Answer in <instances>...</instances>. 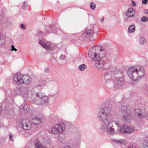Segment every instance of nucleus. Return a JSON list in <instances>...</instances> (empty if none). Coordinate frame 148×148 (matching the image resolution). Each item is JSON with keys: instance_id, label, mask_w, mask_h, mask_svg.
<instances>
[{"instance_id": "f3484780", "label": "nucleus", "mask_w": 148, "mask_h": 148, "mask_svg": "<svg viewBox=\"0 0 148 148\" xmlns=\"http://www.w3.org/2000/svg\"><path fill=\"white\" fill-rule=\"evenodd\" d=\"M142 111L139 109L136 110L134 112L136 116H138L139 118L143 117L142 114Z\"/></svg>"}, {"instance_id": "4468645a", "label": "nucleus", "mask_w": 148, "mask_h": 148, "mask_svg": "<svg viewBox=\"0 0 148 148\" xmlns=\"http://www.w3.org/2000/svg\"><path fill=\"white\" fill-rule=\"evenodd\" d=\"M135 14V10L132 8H130L127 10L126 13L127 16L129 17H132L134 16Z\"/></svg>"}, {"instance_id": "f03ea898", "label": "nucleus", "mask_w": 148, "mask_h": 148, "mask_svg": "<svg viewBox=\"0 0 148 148\" xmlns=\"http://www.w3.org/2000/svg\"><path fill=\"white\" fill-rule=\"evenodd\" d=\"M127 73L130 78L136 81L140 80L143 77L145 74V70L142 66L136 65L129 67Z\"/></svg>"}, {"instance_id": "b1692460", "label": "nucleus", "mask_w": 148, "mask_h": 148, "mask_svg": "<svg viewBox=\"0 0 148 148\" xmlns=\"http://www.w3.org/2000/svg\"><path fill=\"white\" fill-rule=\"evenodd\" d=\"M5 42V39L4 36L0 33V45L3 44Z\"/></svg>"}, {"instance_id": "6ab92c4d", "label": "nucleus", "mask_w": 148, "mask_h": 148, "mask_svg": "<svg viewBox=\"0 0 148 148\" xmlns=\"http://www.w3.org/2000/svg\"><path fill=\"white\" fill-rule=\"evenodd\" d=\"M143 147H147L148 148V136H147L143 141Z\"/></svg>"}, {"instance_id": "a18cd8bd", "label": "nucleus", "mask_w": 148, "mask_h": 148, "mask_svg": "<svg viewBox=\"0 0 148 148\" xmlns=\"http://www.w3.org/2000/svg\"><path fill=\"white\" fill-rule=\"evenodd\" d=\"M34 148H36L34 147Z\"/></svg>"}, {"instance_id": "c9c22d12", "label": "nucleus", "mask_w": 148, "mask_h": 148, "mask_svg": "<svg viewBox=\"0 0 148 148\" xmlns=\"http://www.w3.org/2000/svg\"><path fill=\"white\" fill-rule=\"evenodd\" d=\"M145 117L148 120V112L147 113H146Z\"/></svg>"}, {"instance_id": "393cba45", "label": "nucleus", "mask_w": 148, "mask_h": 148, "mask_svg": "<svg viewBox=\"0 0 148 148\" xmlns=\"http://www.w3.org/2000/svg\"><path fill=\"white\" fill-rule=\"evenodd\" d=\"M123 83L121 81L119 80L116 81V84H115V86H117L119 88H121L122 85Z\"/></svg>"}, {"instance_id": "ea45409f", "label": "nucleus", "mask_w": 148, "mask_h": 148, "mask_svg": "<svg viewBox=\"0 0 148 148\" xmlns=\"http://www.w3.org/2000/svg\"><path fill=\"white\" fill-rule=\"evenodd\" d=\"M132 4L133 6L135 5V3L134 1H132Z\"/></svg>"}, {"instance_id": "4c0bfd02", "label": "nucleus", "mask_w": 148, "mask_h": 148, "mask_svg": "<svg viewBox=\"0 0 148 148\" xmlns=\"http://www.w3.org/2000/svg\"><path fill=\"white\" fill-rule=\"evenodd\" d=\"M104 20V17H103L101 19L100 21L101 22H103Z\"/></svg>"}, {"instance_id": "9b49d317", "label": "nucleus", "mask_w": 148, "mask_h": 148, "mask_svg": "<svg viewBox=\"0 0 148 148\" xmlns=\"http://www.w3.org/2000/svg\"><path fill=\"white\" fill-rule=\"evenodd\" d=\"M134 128L128 126L124 125L120 127V131L119 132H121L122 133H130L134 132Z\"/></svg>"}, {"instance_id": "0eeeda50", "label": "nucleus", "mask_w": 148, "mask_h": 148, "mask_svg": "<svg viewBox=\"0 0 148 148\" xmlns=\"http://www.w3.org/2000/svg\"><path fill=\"white\" fill-rule=\"evenodd\" d=\"M93 63L96 68L99 70H101L103 68L104 61L101 58H95L93 59Z\"/></svg>"}, {"instance_id": "423d86ee", "label": "nucleus", "mask_w": 148, "mask_h": 148, "mask_svg": "<svg viewBox=\"0 0 148 148\" xmlns=\"http://www.w3.org/2000/svg\"><path fill=\"white\" fill-rule=\"evenodd\" d=\"M31 119L33 123L36 125L42 124L45 122V120L44 119L37 116L35 113L32 114Z\"/></svg>"}, {"instance_id": "ddd939ff", "label": "nucleus", "mask_w": 148, "mask_h": 148, "mask_svg": "<svg viewBox=\"0 0 148 148\" xmlns=\"http://www.w3.org/2000/svg\"><path fill=\"white\" fill-rule=\"evenodd\" d=\"M97 46H93L91 47L88 53L89 57L92 58H97L96 51Z\"/></svg>"}, {"instance_id": "72a5a7b5", "label": "nucleus", "mask_w": 148, "mask_h": 148, "mask_svg": "<svg viewBox=\"0 0 148 148\" xmlns=\"http://www.w3.org/2000/svg\"><path fill=\"white\" fill-rule=\"evenodd\" d=\"M20 27L21 28L24 29H26L25 26L23 24H21Z\"/></svg>"}, {"instance_id": "aec40b11", "label": "nucleus", "mask_w": 148, "mask_h": 148, "mask_svg": "<svg viewBox=\"0 0 148 148\" xmlns=\"http://www.w3.org/2000/svg\"><path fill=\"white\" fill-rule=\"evenodd\" d=\"M35 145L37 148H49L43 145L40 142L36 143Z\"/></svg>"}, {"instance_id": "c756f323", "label": "nucleus", "mask_w": 148, "mask_h": 148, "mask_svg": "<svg viewBox=\"0 0 148 148\" xmlns=\"http://www.w3.org/2000/svg\"><path fill=\"white\" fill-rule=\"evenodd\" d=\"M11 47L12 48V49H10V50L12 51H15L16 52L17 51V49L14 47V46L13 45H12L11 46Z\"/></svg>"}, {"instance_id": "cd10ccee", "label": "nucleus", "mask_w": 148, "mask_h": 148, "mask_svg": "<svg viewBox=\"0 0 148 148\" xmlns=\"http://www.w3.org/2000/svg\"><path fill=\"white\" fill-rule=\"evenodd\" d=\"M141 20L143 22H147L148 21V18L145 16H143L141 18Z\"/></svg>"}, {"instance_id": "2f4dec72", "label": "nucleus", "mask_w": 148, "mask_h": 148, "mask_svg": "<svg viewBox=\"0 0 148 148\" xmlns=\"http://www.w3.org/2000/svg\"><path fill=\"white\" fill-rule=\"evenodd\" d=\"M115 124L117 125L118 127H119L120 126V124L119 121H114Z\"/></svg>"}, {"instance_id": "7ed1b4c3", "label": "nucleus", "mask_w": 148, "mask_h": 148, "mask_svg": "<svg viewBox=\"0 0 148 148\" xmlns=\"http://www.w3.org/2000/svg\"><path fill=\"white\" fill-rule=\"evenodd\" d=\"M41 87L38 86L34 88L31 91V97L32 100L36 103H38L43 95L40 92Z\"/></svg>"}, {"instance_id": "6e6552de", "label": "nucleus", "mask_w": 148, "mask_h": 148, "mask_svg": "<svg viewBox=\"0 0 148 148\" xmlns=\"http://www.w3.org/2000/svg\"><path fill=\"white\" fill-rule=\"evenodd\" d=\"M20 123L22 128L24 130H29L32 127V125L31 122L29 119H22L20 122Z\"/></svg>"}, {"instance_id": "c03bdc74", "label": "nucleus", "mask_w": 148, "mask_h": 148, "mask_svg": "<svg viewBox=\"0 0 148 148\" xmlns=\"http://www.w3.org/2000/svg\"><path fill=\"white\" fill-rule=\"evenodd\" d=\"M78 145H79V143H78Z\"/></svg>"}, {"instance_id": "39448f33", "label": "nucleus", "mask_w": 148, "mask_h": 148, "mask_svg": "<svg viewBox=\"0 0 148 148\" xmlns=\"http://www.w3.org/2000/svg\"><path fill=\"white\" fill-rule=\"evenodd\" d=\"M65 129V125L64 124L61 123L56 125L52 127L51 132L54 134L57 135L62 133Z\"/></svg>"}, {"instance_id": "5701e85b", "label": "nucleus", "mask_w": 148, "mask_h": 148, "mask_svg": "<svg viewBox=\"0 0 148 148\" xmlns=\"http://www.w3.org/2000/svg\"><path fill=\"white\" fill-rule=\"evenodd\" d=\"M91 32L92 30L91 29L88 30L83 34V35L85 37L87 38L90 36Z\"/></svg>"}, {"instance_id": "58836bf2", "label": "nucleus", "mask_w": 148, "mask_h": 148, "mask_svg": "<svg viewBox=\"0 0 148 148\" xmlns=\"http://www.w3.org/2000/svg\"><path fill=\"white\" fill-rule=\"evenodd\" d=\"M63 148H71V147L69 146H66L64 147Z\"/></svg>"}, {"instance_id": "20e7f679", "label": "nucleus", "mask_w": 148, "mask_h": 148, "mask_svg": "<svg viewBox=\"0 0 148 148\" xmlns=\"http://www.w3.org/2000/svg\"><path fill=\"white\" fill-rule=\"evenodd\" d=\"M14 80L16 83L18 84L28 83V77L26 75H23L19 73L16 74L14 77Z\"/></svg>"}, {"instance_id": "f257e3e1", "label": "nucleus", "mask_w": 148, "mask_h": 148, "mask_svg": "<svg viewBox=\"0 0 148 148\" xmlns=\"http://www.w3.org/2000/svg\"><path fill=\"white\" fill-rule=\"evenodd\" d=\"M112 109L110 107H105L101 108L98 112L97 118L101 122L102 129L106 130L107 133L110 134L115 133L113 128L112 122L110 121L112 119Z\"/></svg>"}, {"instance_id": "412c9836", "label": "nucleus", "mask_w": 148, "mask_h": 148, "mask_svg": "<svg viewBox=\"0 0 148 148\" xmlns=\"http://www.w3.org/2000/svg\"><path fill=\"white\" fill-rule=\"evenodd\" d=\"M87 66L85 64L80 65L78 66V69L81 71H84L87 68Z\"/></svg>"}, {"instance_id": "c85d7f7f", "label": "nucleus", "mask_w": 148, "mask_h": 148, "mask_svg": "<svg viewBox=\"0 0 148 148\" xmlns=\"http://www.w3.org/2000/svg\"><path fill=\"white\" fill-rule=\"evenodd\" d=\"M90 8L92 10L95 9L96 8L95 4L91 2L90 5Z\"/></svg>"}, {"instance_id": "2eb2a0df", "label": "nucleus", "mask_w": 148, "mask_h": 148, "mask_svg": "<svg viewBox=\"0 0 148 148\" xmlns=\"http://www.w3.org/2000/svg\"><path fill=\"white\" fill-rule=\"evenodd\" d=\"M17 91L18 94L21 95L24 97H25L27 96L28 91L25 89H18L17 90Z\"/></svg>"}, {"instance_id": "4be33fe9", "label": "nucleus", "mask_w": 148, "mask_h": 148, "mask_svg": "<svg viewBox=\"0 0 148 148\" xmlns=\"http://www.w3.org/2000/svg\"><path fill=\"white\" fill-rule=\"evenodd\" d=\"M139 42L141 44H144L146 42V40L144 37L141 36L139 39Z\"/></svg>"}, {"instance_id": "f704fd0d", "label": "nucleus", "mask_w": 148, "mask_h": 148, "mask_svg": "<svg viewBox=\"0 0 148 148\" xmlns=\"http://www.w3.org/2000/svg\"><path fill=\"white\" fill-rule=\"evenodd\" d=\"M142 3L143 4H146L148 2V0H142Z\"/></svg>"}, {"instance_id": "dca6fc26", "label": "nucleus", "mask_w": 148, "mask_h": 148, "mask_svg": "<svg viewBox=\"0 0 148 148\" xmlns=\"http://www.w3.org/2000/svg\"><path fill=\"white\" fill-rule=\"evenodd\" d=\"M49 98L48 97L45 95H43L41 97L40 101H39L42 104L48 103Z\"/></svg>"}, {"instance_id": "37998d69", "label": "nucleus", "mask_w": 148, "mask_h": 148, "mask_svg": "<svg viewBox=\"0 0 148 148\" xmlns=\"http://www.w3.org/2000/svg\"><path fill=\"white\" fill-rule=\"evenodd\" d=\"M57 92H58L57 91V90H56V94H57Z\"/></svg>"}, {"instance_id": "1a4fd4ad", "label": "nucleus", "mask_w": 148, "mask_h": 148, "mask_svg": "<svg viewBox=\"0 0 148 148\" xmlns=\"http://www.w3.org/2000/svg\"><path fill=\"white\" fill-rule=\"evenodd\" d=\"M39 44L43 48L46 50L52 49L53 44L46 40L42 39L39 41Z\"/></svg>"}, {"instance_id": "a19ab883", "label": "nucleus", "mask_w": 148, "mask_h": 148, "mask_svg": "<svg viewBox=\"0 0 148 148\" xmlns=\"http://www.w3.org/2000/svg\"><path fill=\"white\" fill-rule=\"evenodd\" d=\"M145 13L148 14V10H146V12H145Z\"/></svg>"}, {"instance_id": "e433bc0d", "label": "nucleus", "mask_w": 148, "mask_h": 148, "mask_svg": "<svg viewBox=\"0 0 148 148\" xmlns=\"http://www.w3.org/2000/svg\"><path fill=\"white\" fill-rule=\"evenodd\" d=\"M127 148H136L133 145H130L127 147Z\"/></svg>"}, {"instance_id": "f8f14e48", "label": "nucleus", "mask_w": 148, "mask_h": 148, "mask_svg": "<svg viewBox=\"0 0 148 148\" xmlns=\"http://www.w3.org/2000/svg\"><path fill=\"white\" fill-rule=\"evenodd\" d=\"M96 51L97 56L98 58L102 59L105 57L106 52L104 49H102L99 47L97 46Z\"/></svg>"}, {"instance_id": "79ce46f5", "label": "nucleus", "mask_w": 148, "mask_h": 148, "mask_svg": "<svg viewBox=\"0 0 148 148\" xmlns=\"http://www.w3.org/2000/svg\"><path fill=\"white\" fill-rule=\"evenodd\" d=\"M1 107L0 106V114L1 113Z\"/></svg>"}, {"instance_id": "473e14b6", "label": "nucleus", "mask_w": 148, "mask_h": 148, "mask_svg": "<svg viewBox=\"0 0 148 148\" xmlns=\"http://www.w3.org/2000/svg\"><path fill=\"white\" fill-rule=\"evenodd\" d=\"M9 140H10L11 141H12L13 140L12 135V134L11 133H10V134L9 138Z\"/></svg>"}, {"instance_id": "7c9ffc66", "label": "nucleus", "mask_w": 148, "mask_h": 148, "mask_svg": "<svg viewBox=\"0 0 148 148\" xmlns=\"http://www.w3.org/2000/svg\"><path fill=\"white\" fill-rule=\"evenodd\" d=\"M60 58L62 60H64L65 59L66 57L65 55H62L60 56Z\"/></svg>"}, {"instance_id": "a211bd4d", "label": "nucleus", "mask_w": 148, "mask_h": 148, "mask_svg": "<svg viewBox=\"0 0 148 148\" xmlns=\"http://www.w3.org/2000/svg\"><path fill=\"white\" fill-rule=\"evenodd\" d=\"M135 26L134 25H130L128 28L129 33H132L134 32L135 30Z\"/></svg>"}, {"instance_id": "bb28decb", "label": "nucleus", "mask_w": 148, "mask_h": 148, "mask_svg": "<svg viewBox=\"0 0 148 148\" xmlns=\"http://www.w3.org/2000/svg\"><path fill=\"white\" fill-rule=\"evenodd\" d=\"M28 6L27 3L26 2H23V5H22V8L23 9H25L27 8Z\"/></svg>"}, {"instance_id": "a878e982", "label": "nucleus", "mask_w": 148, "mask_h": 148, "mask_svg": "<svg viewBox=\"0 0 148 148\" xmlns=\"http://www.w3.org/2000/svg\"><path fill=\"white\" fill-rule=\"evenodd\" d=\"M114 142L118 144H121L123 143L124 141L123 140H113Z\"/></svg>"}, {"instance_id": "9d476101", "label": "nucleus", "mask_w": 148, "mask_h": 148, "mask_svg": "<svg viewBox=\"0 0 148 148\" xmlns=\"http://www.w3.org/2000/svg\"><path fill=\"white\" fill-rule=\"evenodd\" d=\"M128 106L127 105L123 106L121 108L122 112L124 114L123 118L124 120H126L129 119L130 117L131 112L127 109Z\"/></svg>"}]
</instances>
